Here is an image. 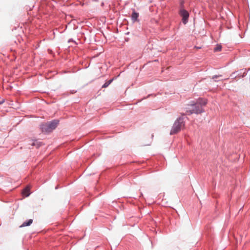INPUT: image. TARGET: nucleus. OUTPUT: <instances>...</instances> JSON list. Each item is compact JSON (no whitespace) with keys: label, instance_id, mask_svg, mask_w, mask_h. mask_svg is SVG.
I'll use <instances>...</instances> for the list:
<instances>
[{"label":"nucleus","instance_id":"obj_5","mask_svg":"<svg viewBox=\"0 0 250 250\" xmlns=\"http://www.w3.org/2000/svg\"><path fill=\"white\" fill-rule=\"evenodd\" d=\"M30 187L27 186L24 189L22 190V195L25 197H28L30 194Z\"/></svg>","mask_w":250,"mask_h":250},{"label":"nucleus","instance_id":"obj_7","mask_svg":"<svg viewBox=\"0 0 250 250\" xmlns=\"http://www.w3.org/2000/svg\"><path fill=\"white\" fill-rule=\"evenodd\" d=\"M32 223H33V220L30 219L28 220V221L23 222L22 223V224L21 226H20V228H22V227H26V226H29Z\"/></svg>","mask_w":250,"mask_h":250},{"label":"nucleus","instance_id":"obj_6","mask_svg":"<svg viewBox=\"0 0 250 250\" xmlns=\"http://www.w3.org/2000/svg\"><path fill=\"white\" fill-rule=\"evenodd\" d=\"M139 17V14L135 11V10L133 11L131 19L133 22L137 21V19Z\"/></svg>","mask_w":250,"mask_h":250},{"label":"nucleus","instance_id":"obj_3","mask_svg":"<svg viewBox=\"0 0 250 250\" xmlns=\"http://www.w3.org/2000/svg\"><path fill=\"white\" fill-rule=\"evenodd\" d=\"M185 125V124L183 120L179 118L174 122L172 128L171 129L170 134L173 135L179 132L182 128Z\"/></svg>","mask_w":250,"mask_h":250},{"label":"nucleus","instance_id":"obj_10","mask_svg":"<svg viewBox=\"0 0 250 250\" xmlns=\"http://www.w3.org/2000/svg\"><path fill=\"white\" fill-rule=\"evenodd\" d=\"M217 76H214L212 78V79H214L215 78H217Z\"/></svg>","mask_w":250,"mask_h":250},{"label":"nucleus","instance_id":"obj_1","mask_svg":"<svg viewBox=\"0 0 250 250\" xmlns=\"http://www.w3.org/2000/svg\"><path fill=\"white\" fill-rule=\"evenodd\" d=\"M207 103L206 100L202 99H199L196 102H191L185 108L186 114L191 115L193 113L199 114L203 112L204 111L203 106H205Z\"/></svg>","mask_w":250,"mask_h":250},{"label":"nucleus","instance_id":"obj_9","mask_svg":"<svg viewBox=\"0 0 250 250\" xmlns=\"http://www.w3.org/2000/svg\"><path fill=\"white\" fill-rule=\"evenodd\" d=\"M221 47L220 46H217V47H216L215 49H214V50L215 51H220L221 50Z\"/></svg>","mask_w":250,"mask_h":250},{"label":"nucleus","instance_id":"obj_2","mask_svg":"<svg viewBox=\"0 0 250 250\" xmlns=\"http://www.w3.org/2000/svg\"><path fill=\"white\" fill-rule=\"evenodd\" d=\"M59 120H54L41 125V128L42 132L49 133L55 129L59 124Z\"/></svg>","mask_w":250,"mask_h":250},{"label":"nucleus","instance_id":"obj_4","mask_svg":"<svg viewBox=\"0 0 250 250\" xmlns=\"http://www.w3.org/2000/svg\"><path fill=\"white\" fill-rule=\"evenodd\" d=\"M180 14L183 18V22L184 24H186L188 22V20L189 17V14L188 12L184 9H181L180 10Z\"/></svg>","mask_w":250,"mask_h":250},{"label":"nucleus","instance_id":"obj_8","mask_svg":"<svg viewBox=\"0 0 250 250\" xmlns=\"http://www.w3.org/2000/svg\"><path fill=\"white\" fill-rule=\"evenodd\" d=\"M113 80H110L109 81H108L106 82L102 86V87L103 88H106L112 82Z\"/></svg>","mask_w":250,"mask_h":250},{"label":"nucleus","instance_id":"obj_11","mask_svg":"<svg viewBox=\"0 0 250 250\" xmlns=\"http://www.w3.org/2000/svg\"><path fill=\"white\" fill-rule=\"evenodd\" d=\"M3 101L2 102H0V104H1L3 103Z\"/></svg>","mask_w":250,"mask_h":250}]
</instances>
